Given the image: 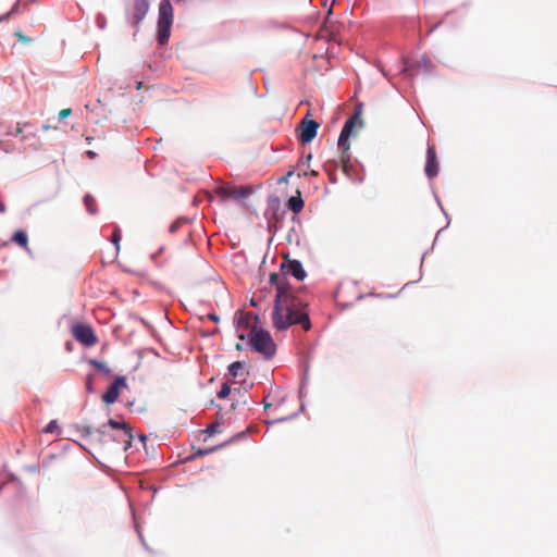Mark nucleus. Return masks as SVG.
<instances>
[{"mask_svg": "<svg viewBox=\"0 0 557 557\" xmlns=\"http://www.w3.org/2000/svg\"><path fill=\"white\" fill-rule=\"evenodd\" d=\"M272 323L278 331L287 330L294 324L301 325L306 332L311 329V322L308 313L304 310L302 301L287 290L285 284L282 283L277 285Z\"/></svg>", "mask_w": 557, "mask_h": 557, "instance_id": "nucleus-1", "label": "nucleus"}, {"mask_svg": "<svg viewBox=\"0 0 557 557\" xmlns=\"http://www.w3.org/2000/svg\"><path fill=\"white\" fill-rule=\"evenodd\" d=\"M89 363L92 367H95L97 370H99V371H101V372H103L106 374H110L111 373V370L109 369V367L104 362L98 361L96 359H90Z\"/></svg>", "mask_w": 557, "mask_h": 557, "instance_id": "nucleus-16", "label": "nucleus"}, {"mask_svg": "<svg viewBox=\"0 0 557 557\" xmlns=\"http://www.w3.org/2000/svg\"><path fill=\"white\" fill-rule=\"evenodd\" d=\"M173 22V8L170 0H162L159 4V17L157 27V40L159 45L168 44L171 36Z\"/></svg>", "mask_w": 557, "mask_h": 557, "instance_id": "nucleus-4", "label": "nucleus"}, {"mask_svg": "<svg viewBox=\"0 0 557 557\" xmlns=\"http://www.w3.org/2000/svg\"><path fill=\"white\" fill-rule=\"evenodd\" d=\"M108 436H106L104 438H107ZM110 438H113L115 442H117L119 444H121V432H116L115 435L111 434V436H109Z\"/></svg>", "mask_w": 557, "mask_h": 557, "instance_id": "nucleus-27", "label": "nucleus"}, {"mask_svg": "<svg viewBox=\"0 0 557 557\" xmlns=\"http://www.w3.org/2000/svg\"><path fill=\"white\" fill-rule=\"evenodd\" d=\"M71 332L73 337L84 346L91 347L98 343V337L89 324L76 323Z\"/></svg>", "mask_w": 557, "mask_h": 557, "instance_id": "nucleus-6", "label": "nucleus"}, {"mask_svg": "<svg viewBox=\"0 0 557 557\" xmlns=\"http://www.w3.org/2000/svg\"><path fill=\"white\" fill-rule=\"evenodd\" d=\"M219 428H220V424H219V423H212V424H210V425L207 428L206 432H207L208 434H210V435H213V434H215V433L220 432Z\"/></svg>", "mask_w": 557, "mask_h": 557, "instance_id": "nucleus-23", "label": "nucleus"}, {"mask_svg": "<svg viewBox=\"0 0 557 557\" xmlns=\"http://www.w3.org/2000/svg\"><path fill=\"white\" fill-rule=\"evenodd\" d=\"M271 407V404L264 400V408L268 409Z\"/></svg>", "mask_w": 557, "mask_h": 557, "instance_id": "nucleus-33", "label": "nucleus"}, {"mask_svg": "<svg viewBox=\"0 0 557 557\" xmlns=\"http://www.w3.org/2000/svg\"><path fill=\"white\" fill-rule=\"evenodd\" d=\"M244 366H245L244 362H240V361L233 362L228 367L230 374L234 377L238 376L239 374H242V372L244 370Z\"/></svg>", "mask_w": 557, "mask_h": 557, "instance_id": "nucleus-15", "label": "nucleus"}, {"mask_svg": "<svg viewBox=\"0 0 557 557\" xmlns=\"http://www.w3.org/2000/svg\"><path fill=\"white\" fill-rule=\"evenodd\" d=\"M17 7H18V4H17V3H15V4L13 5V8H12L8 13H5V14L1 15V16H0V22L9 20V17H10L14 12H15V10L17 9Z\"/></svg>", "mask_w": 557, "mask_h": 557, "instance_id": "nucleus-24", "label": "nucleus"}, {"mask_svg": "<svg viewBox=\"0 0 557 557\" xmlns=\"http://www.w3.org/2000/svg\"><path fill=\"white\" fill-rule=\"evenodd\" d=\"M91 380H92V376L91 375H88L87 376V381H86V385H87V388L89 391H91Z\"/></svg>", "mask_w": 557, "mask_h": 557, "instance_id": "nucleus-30", "label": "nucleus"}, {"mask_svg": "<svg viewBox=\"0 0 557 557\" xmlns=\"http://www.w3.org/2000/svg\"><path fill=\"white\" fill-rule=\"evenodd\" d=\"M362 125V121L360 119V114L357 112L354 115H351L344 124L339 138H338V148L342 150V163H343V170L345 173L348 172V165L350 161V154H349V137L352 133L354 127L356 124Z\"/></svg>", "mask_w": 557, "mask_h": 557, "instance_id": "nucleus-3", "label": "nucleus"}, {"mask_svg": "<svg viewBox=\"0 0 557 557\" xmlns=\"http://www.w3.org/2000/svg\"><path fill=\"white\" fill-rule=\"evenodd\" d=\"M249 323H250V317L248 314L247 315L240 314V317L237 320V329L239 330L242 326H248Z\"/></svg>", "mask_w": 557, "mask_h": 557, "instance_id": "nucleus-20", "label": "nucleus"}, {"mask_svg": "<svg viewBox=\"0 0 557 557\" xmlns=\"http://www.w3.org/2000/svg\"><path fill=\"white\" fill-rule=\"evenodd\" d=\"M319 126H320L319 123L315 122L314 120L304 119L300 122V125L298 128V136H297L298 140L302 145L311 143L314 139V137L317 136Z\"/></svg>", "mask_w": 557, "mask_h": 557, "instance_id": "nucleus-8", "label": "nucleus"}, {"mask_svg": "<svg viewBox=\"0 0 557 557\" xmlns=\"http://www.w3.org/2000/svg\"><path fill=\"white\" fill-rule=\"evenodd\" d=\"M270 282L275 284L276 287L280 283L285 284L286 289L289 290V284L285 280L281 278L280 274L277 273H271Z\"/></svg>", "mask_w": 557, "mask_h": 557, "instance_id": "nucleus-17", "label": "nucleus"}, {"mask_svg": "<svg viewBox=\"0 0 557 557\" xmlns=\"http://www.w3.org/2000/svg\"><path fill=\"white\" fill-rule=\"evenodd\" d=\"M84 201H85V205H86V207H87L88 211H89L90 213H92V212H94V211H92V209H91V203L94 202L92 197H91V196H89V195H87V196H85Z\"/></svg>", "mask_w": 557, "mask_h": 557, "instance_id": "nucleus-25", "label": "nucleus"}, {"mask_svg": "<svg viewBox=\"0 0 557 557\" xmlns=\"http://www.w3.org/2000/svg\"><path fill=\"white\" fill-rule=\"evenodd\" d=\"M149 10V0H135L133 17L136 24H139Z\"/></svg>", "mask_w": 557, "mask_h": 557, "instance_id": "nucleus-12", "label": "nucleus"}, {"mask_svg": "<svg viewBox=\"0 0 557 557\" xmlns=\"http://www.w3.org/2000/svg\"><path fill=\"white\" fill-rule=\"evenodd\" d=\"M425 175L429 178H434L438 173V164L436 160V150L434 146H429L426 150Z\"/></svg>", "mask_w": 557, "mask_h": 557, "instance_id": "nucleus-11", "label": "nucleus"}, {"mask_svg": "<svg viewBox=\"0 0 557 557\" xmlns=\"http://www.w3.org/2000/svg\"><path fill=\"white\" fill-rule=\"evenodd\" d=\"M126 386V380L123 376H119L114 380V382L109 386L107 392L102 395V400L106 404H113L119 398V389L120 387Z\"/></svg>", "mask_w": 557, "mask_h": 557, "instance_id": "nucleus-10", "label": "nucleus"}, {"mask_svg": "<svg viewBox=\"0 0 557 557\" xmlns=\"http://www.w3.org/2000/svg\"><path fill=\"white\" fill-rule=\"evenodd\" d=\"M208 319H210L213 322H218L219 321V317L216 314H214V313L208 314Z\"/></svg>", "mask_w": 557, "mask_h": 557, "instance_id": "nucleus-29", "label": "nucleus"}, {"mask_svg": "<svg viewBox=\"0 0 557 557\" xmlns=\"http://www.w3.org/2000/svg\"><path fill=\"white\" fill-rule=\"evenodd\" d=\"M71 113H72V110H71L70 108L62 109V110L59 112V119H60V120H63V119L67 117Z\"/></svg>", "mask_w": 557, "mask_h": 557, "instance_id": "nucleus-26", "label": "nucleus"}, {"mask_svg": "<svg viewBox=\"0 0 557 557\" xmlns=\"http://www.w3.org/2000/svg\"><path fill=\"white\" fill-rule=\"evenodd\" d=\"M169 231H170L171 233H173V232H174V222L170 224V226H169Z\"/></svg>", "mask_w": 557, "mask_h": 557, "instance_id": "nucleus-32", "label": "nucleus"}, {"mask_svg": "<svg viewBox=\"0 0 557 557\" xmlns=\"http://www.w3.org/2000/svg\"><path fill=\"white\" fill-rule=\"evenodd\" d=\"M239 338H240V339H244V338H245V336H244L243 334H239Z\"/></svg>", "mask_w": 557, "mask_h": 557, "instance_id": "nucleus-34", "label": "nucleus"}, {"mask_svg": "<svg viewBox=\"0 0 557 557\" xmlns=\"http://www.w3.org/2000/svg\"><path fill=\"white\" fill-rule=\"evenodd\" d=\"M249 344L267 359L273 357L276 350V346L270 333L264 330H257L256 327L251 330Z\"/></svg>", "mask_w": 557, "mask_h": 557, "instance_id": "nucleus-5", "label": "nucleus"}, {"mask_svg": "<svg viewBox=\"0 0 557 557\" xmlns=\"http://www.w3.org/2000/svg\"><path fill=\"white\" fill-rule=\"evenodd\" d=\"M58 429V423L55 420L50 421L46 428L44 429L45 433H53Z\"/></svg>", "mask_w": 557, "mask_h": 557, "instance_id": "nucleus-22", "label": "nucleus"}, {"mask_svg": "<svg viewBox=\"0 0 557 557\" xmlns=\"http://www.w3.org/2000/svg\"><path fill=\"white\" fill-rule=\"evenodd\" d=\"M23 133L22 127H17L15 131V136L21 135Z\"/></svg>", "mask_w": 557, "mask_h": 557, "instance_id": "nucleus-31", "label": "nucleus"}, {"mask_svg": "<svg viewBox=\"0 0 557 557\" xmlns=\"http://www.w3.org/2000/svg\"><path fill=\"white\" fill-rule=\"evenodd\" d=\"M284 274H288L297 278L298 281H302L306 277V271L302 268V264L298 260H289L286 259L285 262L281 265Z\"/></svg>", "mask_w": 557, "mask_h": 557, "instance_id": "nucleus-9", "label": "nucleus"}, {"mask_svg": "<svg viewBox=\"0 0 557 557\" xmlns=\"http://www.w3.org/2000/svg\"><path fill=\"white\" fill-rule=\"evenodd\" d=\"M252 189L249 186H219L214 189V193L224 201L227 199L240 200L248 197Z\"/></svg>", "mask_w": 557, "mask_h": 557, "instance_id": "nucleus-7", "label": "nucleus"}, {"mask_svg": "<svg viewBox=\"0 0 557 557\" xmlns=\"http://www.w3.org/2000/svg\"><path fill=\"white\" fill-rule=\"evenodd\" d=\"M108 428L116 432H121V445L124 450H126L132 443L133 434L132 428L125 421H117L115 419H110L107 424H103L100 429H92L90 426H84L83 432L86 434L90 441L102 442L106 436H111Z\"/></svg>", "mask_w": 557, "mask_h": 557, "instance_id": "nucleus-2", "label": "nucleus"}, {"mask_svg": "<svg viewBox=\"0 0 557 557\" xmlns=\"http://www.w3.org/2000/svg\"><path fill=\"white\" fill-rule=\"evenodd\" d=\"M190 218H186V216H180V218H176V226L178 225V222H184V223H188L190 222Z\"/></svg>", "mask_w": 557, "mask_h": 557, "instance_id": "nucleus-28", "label": "nucleus"}, {"mask_svg": "<svg viewBox=\"0 0 557 557\" xmlns=\"http://www.w3.org/2000/svg\"><path fill=\"white\" fill-rule=\"evenodd\" d=\"M287 207L295 213H299L304 208V200L299 196H293L287 201Z\"/></svg>", "mask_w": 557, "mask_h": 557, "instance_id": "nucleus-14", "label": "nucleus"}, {"mask_svg": "<svg viewBox=\"0 0 557 557\" xmlns=\"http://www.w3.org/2000/svg\"><path fill=\"white\" fill-rule=\"evenodd\" d=\"M231 394V386L227 383H223L218 397L221 399L226 398Z\"/></svg>", "mask_w": 557, "mask_h": 557, "instance_id": "nucleus-19", "label": "nucleus"}, {"mask_svg": "<svg viewBox=\"0 0 557 557\" xmlns=\"http://www.w3.org/2000/svg\"><path fill=\"white\" fill-rule=\"evenodd\" d=\"M12 242L21 246L22 248L28 250V236L26 232L20 230L16 231L12 236Z\"/></svg>", "mask_w": 557, "mask_h": 557, "instance_id": "nucleus-13", "label": "nucleus"}, {"mask_svg": "<svg viewBox=\"0 0 557 557\" xmlns=\"http://www.w3.org/2000/svg\"><path fill=\"white\" fill-rule=\"evenodd\" d=\"M14 35L17 38V40L22 44L28 45L32 42V39L25 36L21 30H16Z\"/></svg>", "mask_w": 557, "mask_h": 557, "instance_id": "nucleus-21", "label": "nucleus"}, {"mask_svg": "<svg viewBox=\"0 0 557 557\" xmlns=\"http://www.w3.org/2000/svg\"><path fill=\"white\" fill-rule=\"evenodd\" d=\"M120 240H121V234H120V228L116 226L114 228V232L111 236V242L114 244L116 250L119 251L120 249Z\"/></svg>", "mask_w": 557, "mask_h": 557, "instance_id": "nucleus-18", "label": "nucleus"}]
</instances>
